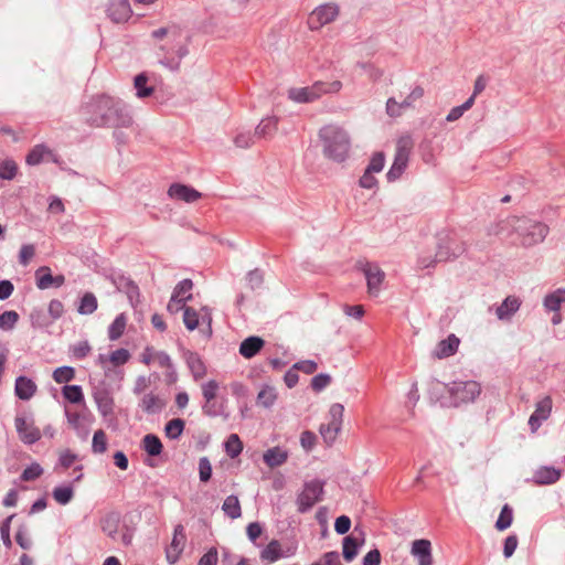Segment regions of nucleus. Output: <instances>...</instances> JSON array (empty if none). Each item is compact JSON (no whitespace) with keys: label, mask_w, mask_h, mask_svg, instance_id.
<instances>
[{"label":"nucleus","mask_w":565,"mask_h":565,"mask_svg":"<svg viewBox=\"0 0 565 565\" xmlns=\"http://www.w3.org/2000/svg\"><path fill=\"white\" fill-rule=\"evenodd\" d=\"M515 232L523 246L530 247L544 241L548 233V227L540 222L531 221L526 217L510 216L500 221L494 228L495 235L509 237Z\"/></svg>","instance_id":"1"},{"label":"nucleus","mask_w":565,"mask_h":565,"mask_svg":"<svg viewBox=\"0 0 565 565\" xmlns=\"http://www.w3.org/2000/svg\"><path fill=\"white\" fill-rule=\"evenodd\" d=\"M93 115L90 121L95 126L128 127L132 118L125 105L110 96H99L90 105Z\"/></svg>","instance_id":"2"},{"label":"nucleus","mask_w":565,"mask_h":565,"mask_svg":"<svg viewBox=\"0 0 565 565\" xmlns=\"http://www.w3.org/2000/svg\"><path fill=\"white\" fill-rule=\"evenodd\" d=\"M323 142V153L338 162H342L350 150V139L347 131L335 125H327L319 131Z\"/></svg>","instance_id":"3"},{"label":"nucleus","mask_w":565,"mask_h":565,"mask_svg":"<svg viewBox=\"0 0 565 565\" xmlns=\"http://www.w3.org/2000/svg\"><path fill=\"white\" fill-rule=\"evenodd\" d=\"M341 81H317L310 86L291 87L287 92L288 98L294 103H313L324 95L338 94L342 89Z\"/></svg>","instance_id":"4"},{"label":"nucleus","mask_w":565,"mask_h":565,"mask_svg":"<svg viewBox=\"0 0 565 565\" xmlns=\"http://www.w3.org/2000/svg\"><path fill=\"white\" fill-rule=\"evenodd\" d=\"M413 148L414 140L411 135L405 134L397 138L394 161L386 174L388 181H395L404 173Z\"/></svg>","instance_id":"5"},{"label":"nucleus","mask_w":565,"mask_h":565,"mask_svg":"<svg viewBox=\"0 0 565 565\" xmlns=\"http://www.w3.org/2000/svg\"><path fill=\"white\" fill-rule=\"evenodd\" d=\"M212 310L203 306L200 310H195L192 307L184 308L183 323L189 331L198 329L203 326L202 332L207 337L212 335Z\"/></svg>","instance_id":"6"},{"label":"nucleus","mask_w":565,"mask_h":565,"mask_svg":"<svg viewBox=\"0 0 565 565\" xmlns=\"http://www.w3.org/2000/svg\"><path fill=\"white\" fill-rule=\"evenodd\" d=\"M454 406L473 402L481 393L480 384L476 381L454 382L448 387Z\"/></svg>","instance_id":"7"},{"label":"nucleus","mask_w":565,"mask_h":565,"mask_svg":"<svg viewBox=\"0 0 565 565\" xmlns=\"http://www.w3.org/2000/svg\"><path fill=\"white\" fill-rule=\"evenodd\" d=\"M344 407L341 404H333L330 407L329 415L330 420L328 424H321L320 435L322 436L327 445H332L337 439V436L341 429L343 419Z\"/></svg>","instance_id":"8"},{"label":"nucleus","mask_w":565,"mask_h":565,"mask_svg":"<svg viewBox=\"0 0 565 565\" xmlns=\"http://www.w3.org/2000/svg\"><path fill=\"white\" fill-rule=\"evenodd\" d=\"M339 15V7L334 3H326L316 8L308 18V26L312 31L320 30L333 22Z\"/></svg>","instance_id":"9"},{"label":"nucleus","mask_w":565,"mask_h":565,"mask_svg":"<svg viewBox=\"0 0 565 565\" xmlns=\"http://www.w3.org/2000/svg\"><path fill=\"white\" fill-rule=\"evenodd\" d=\"M463 253V247L452 239H445L440 243L436 252L434 260L420 259V265L425 268L433 266L435 263L446 262L456 258Z\"/></svg>","instance_id":"10"},{"label":"nucleus","mask_w":565,"mask_h":565,"mask_svg":"<svg viewBox=\"0 0 565 565\" xmlns=\"http://www.w3.org/2000/svg\"><path fill=\"white\" fill-rule=\"evenodd\" d=\"M323 492V483L313 480L308 482L298 497L299 510L305 512L312 508L320 499Z\"/></svg>","instance_id":"11"},{"label":"nucleus","mask_w":565,"mask_h":565,"mask_svg":"<svg viewBox=\"0 0 565 565\" xmlns=\"http://www.w3.org/2000/svg\"><path fill=\"white\" fill-rule=\"evenodd\" d=\"M296 546L282 547L278 540H271L260 552V559L265 563H274L282 557L292 556L296 553Z\"/></svg>","instance_id":"12"},{"label":"nucleus","mask_w":565,"mask_h":565,"mask_svg":"<svg viewBox=\"0 0 565 565\" xmlns=\"http://www.w3.org/2000/svg\"><path fill=\"white\" fill-rule=\"evenodd\" d=\"M362 271L366 278L367 291L371 296H377L380 292V286L384 280V271L376 265L365 263L362 266Z\"/></svg>","instance_id":"13"},{"label":"nucleus","mask_w":565,"mask_h":565,"mask_svg":"<svg viewBox=\"0 0 565 565\" xmlns=\"http://www.w3.org/2000/svg\"><path fill=\"white\" fill-rule=\"evenodd\" d=\"M552 398L550 396H544L541 401H539L535 405L534 413L530 416L529 426L532 433H535L541 424L546 420L552 412Z\"/></svg>","instance_id":"14"},{"label":"nucleus","mask_w":565,"mask_h":565,"mask_svg":"<svg viewBox=\"0 0 565 565\" xmlns=\"http://www.w3.org/2000/svg\"><path fill=\"white\" fill-rule=\"evenodd\" d=\"M186 535L183 525L179 524L174 527V533L170 546L167 548V559L169 563H175L184 550Z\"/></svg>","instance_id":"15"},{"label":"nucleus","mask_w":565,"mask_h":565,"mask_svg":"<svg viewBox=\"0 0 565 565\" xmlns=\"http://www.w3.org/2000/svg\"><path fill=\"white\" fill-rule=\"evenodd\" d=\"M17 431L25 444H34L41 438V431L34 424L24 417H17L14 420Z\"/></svg>","instance_id":"16"},{"label":"nucleus","mask_w":565,"mask_h":565,"mask_svg":"<svg viewBox=\"0 0 565 565\" xmlns=\"http://www.w3.org/2000/svg\"><path fill=\"white\" fill-rule=\"evenodd\" d=\"M171 199L180 200L186 203H193L201 199L202 194L194 188L181 183H173L168 190Z\"/></svg>","instance_id":"17"},{"label":"nucleus","mask_w":565,"mask_h":565,"mask_svg":"<svg viewBox=\"0 0 565 565\" xmlns=\"http://www.w3.org/2000/svg\"><path fill=\"white\" fill-rule=\"evenodd\" d=\"M411 553L418 559V565H433L430 541L425 539L415 540Z\"/></svg>","instance_id":"18"},{"label":"nucleus","mask_w":565,"mask_h":565,"mask_svg":"<svg viewBox=\"0 0 565 565\" xmlns=\"http://www.w3.org/2000/svg\"><path fill=\"white\" fill-rule=\"evenodd\" d=\"M107 12L108 17L116 23L125 22L131 15L128 0H110Z\"/></svg>","instance_id":"19"},{"label":"nucleus","mask_w":565,"mask_h":565,"mask_svg":"<svg viewBox=\"0 0 565 565\" xmlns=\"http://www.w3.org/2000/svg\"><path fill=\"white\" fill-rule=\"evenodd\" d=\"M364 543L363 533H356V529L351 535L343 540V557L347 562H351L358 555V548Z\"/></svg>","instance_id":"20"},{"label":"nucleus","mask_w":565,"mask_h":565,"mask_svg":"<svg viewBox=\"0 0 565 565\" xmlns=\"http://www.w3.org/2000/svg\"><path fill=\"white\" fill-rule=\"evenodd\" d=\"M460 340L455 335L450 334L447 339L441 340L433 352V356L436 359H445L454 355L459 347Z\"/></svg>","instance_id":"21"},{"label":"nucleus","mask_w":565,"mask_h":565,"mask_svg":"<svg viewBox=\"0 0 565 565\" xmlns=\"http://www.w3.org/2000/svg\"><path fill=\"white\" fill-rule=\"evenodd\" d=\"M265 345V341L260 337L252 335L242 341L239 345V354L245 359L254 358Z\"/></svg>","instance_id":"22"},{"label":"nucleus","mask_w":565,"mask_h":565,"mask_svg":"<svg viewBox=\"0 0 565 565\" xmlns=\"http://www.w3.org/2000/svg\"><path fill=\"white\" fill-rule=\"evenodd\" d=\"M521 301L514 296L507 297L503 302L497 308L495 315L499 320L508 321L519 310Z\"/></svg>","instance_id":"23"},{"label":"nucleus","mask_w":565,"mask_h":565,"mask_svg":"<svg viewBox=\"0 0 565 565\" xmlns=\"http://www.w3.org/2000/svg\"><path fill=\"white\" fill-rule=\"evenodd\" d=\"M36 384L26 376H19L15 380V395L23 401L31 399L36 392Z\"/></svg>","instance_id":"24"},{"label":"nucleus","mask_w":565,"mask_h":565,"mask_svg":"<svg viewBox=\"0 0 565 565\" xmlns=\"http://www.w3.org/2000/svg\"><path fill=\"white\" fill-rule=\"evenodd\" d=\"M561 478V471L554 467H540L533 475L536 484L555 483Z\"/></svg>","instance_id":"25"},{"label":"nucleus","mask_w":565,"mask_h":565,"mask_svg":"<svg viewBox=\"0 0 565 565\" xmlns=\"http://www.w3.org/2000/svg\"><path fill=\"white\" fill-rule=\"evenodd\" d=\"M119 524L120 514L117 512H109L100 520L103 532L113 540L117 539Z\"/></svg>","instance_id":"26"},{"label":"nucleus","mask_w":565,"mask_h":565,"mask_svg":"<svg viewBox=\"0 0 565 565\" xmlns=\"http://www.w3.org/2000/svg\"><path fill=\"white\" fill-rule=\"evenodd\" d=\"M140 407L147 414L160 413L164 407V402L153 393L145 394L140 401Z\"/></svg>","instance_id":"27"},{"label":"nucleus","mask_w":565,"mask_h":565,"mask_svg":"<svg viewBox=\"0 0 565 565\" xmlns=\"http://www.w3.org/2000/svg\"><path fill=\"white\" fill-rule=\"evenodd\" d=\"M278 129V119L276 117H267L263 119L255 129L254 136L258 138H270Z\"/></svg>","instance_id":"28"},{"label":"nucleus","mask_w":565,"mask_h":565,"mask_svg":"<svg viewBox=\"0 0 565 565\" xmlns=\"http://www.w3.org/2000/svg\"><path fill=\"white\" fill-rule=\"evenodd\" d=\"M94 399L98 411L103 416H108L114 412V398L107 391H98L94 394Z\"/></svg>","instance_id":"29"},{"label":"nucleus","mask_w":565,"mask_h":565,"mask_svg":"<svg viewBox=\"0 0 565 565\" xmlns=\"http://www.w3.org/2000/svg\"><path fill=\"white\" fill-rule=\"evenodd\" d=\"M264 461L269 468H275L278 466H281L284 462H286L288 458L287 451L282 450L279 447H274L268 449L264 456Z\"/></svg>","instance_id":"30"},{"label":"nucleus","mask_w":565,"mask_h":565,"mask_svg":"<svg viewBox=\"0 0 565 565\" xmlns=\"http://www.w3.org/2000/svg\"><path fill=\"white\" fill-rule=\"evenodd\" d=\"M141 445L142 449L151 457L159 456L163 449L160 438L153 434H147L142 438Z\"/></svg>","instance_id":"31"},{"label":"nucleus","mask_w":565,"mask_h":565,"mask_svg":"<svg viewBox=\"0 0 565 565\" xmlns=\"http://www.w3.org/2000/svg\"><path fill=\"white\" fill-rule=\"evenodd\" d=\"M562 303H565V289H557L544 298V307L550 311L557 312Z\"/></svg>","instance_id":"32"},{"label":"nucleus","mask_w":565,"mask_h":565,"mask_svg":"<svg viewBox=\"0 0 565 565\" xmlns=\"http://www.w3.org/2000/svg\"><path fill=\"white\" fill-rule=\"evenodd\" d=\"M218 383L214 380L209 381L207 383L202 385V394L206 402L203 406V412L207 415H212L213 413L210 411L209 404L216 397L218 391Z\"/></svg>","instance_id":"33"},{"label":"nucleus","mask_w":565,"mask_h":565,"mask_svg":"<svg viewBox=\"0 0 565 565\" xmlns=\"http://www.w3.org/2000/svg\"><path fill=\"white\" fill-rule=\"evenodd\" d=\"M188 365L195 381L205 376L206 367L198 354L191 353L188 356Z\"/></svg>","instance_id":"34"},{"label":"nucleus","mask_w":565,"mask_h":565,"mask_svg":"<svg viewBox=\"0 0 565 565\" xmlns=\"http://www.w3.org/2000/svg\"><path fill=\"white\" fill-rule=\"evenodd\" d=\"M127 326V317L125 313H120L116 317L113 323L108 328V338L111 341L118 340L125 332Z\"/></svg>","instance_id":"35"},{"label":"nucleus","mask_w":565,"mask_h":565,"mask_svg":"<svg viewBox=\"0 0 565 565\" xmlns=\"http://www.w3.org/2000/svg\"><path fill=\"white\" fill-rule=\"evenodd\" d=\"M222 510L231 519H238L242 515L241 503L236 495H228L223 502Z\"/></svg>","instance_id":"36"},{"label":"nucleus","mask_w":565,"mask_h":565,"mask_svg":"<svg viewBox=\"0 0 565 565\" xmlns=\"http://www.w3.org/2000/svg\"><path fill=\"white\" fill-rule=\"evenodd\" d=\"M185 423L181 418H173L169 420L164 426V434L170 439H178L183 430Z\"/></svg>","instance_id":"37"},{"label":"nucleus","mask_w":565,"mask_h":565,"mask_svg":"<svg viewBox=\"0 0 565 565\" xmlns=\"http://www.w3.org/2000/svg\"><path fill=\"white\" fill-rule=\"evenodd\" d=\"M52 152L43 145H36L26 156V163L35 166L42 162L45 157L51 156Z\"/></svg>","instance_id":"38"},{"label":"nucleus","mask_w":565,"mask_h":565,"mask_svg":"<svg viewBox=\"0 0 565 565\" xmlns=\"http://www.w3.org/2000/svg\"><path fill=\"white\" fill-rule=\"evenodd\" d=\"M148 77L146 74H138L134 79V86L136 88V95L138 98H145L153 93V87L147 86Z\"/></svg>","instance_id":"39"},{"label":"nucleus","mask_w":565,"mask_h":565,"mask_svg":"<svg viewBox=\"0 0 565 565\" xmlns=\"http://www.w3.org/2000/svg\"><path fill=\"white\" fill-rule=\"evenodd\" d=\"M277 399L276 390L271 386H265L257 395V404L268 408L274 405Z\"/></svg>","instance_id":"40"},{"label":"nucleus","mask_w":565,"mask_h":565,"mask_svg":"<svg viewBox=\"0 0 565 565\" xmlns=\"http://www.w3.org/2000/svg\"><path fill=\"white\" fill-rule=\"evenodd\" d=\"M513 522V510L509 504H504L501 509L499 518L495 522V529L498 531H504L511 526Z\"/></svg>","instance_id":"41"},{"label":"nucleus","mask_w":565,"mask_h":565,"mask_svg":"<svg viewBox=\"0 0 565 565\" xmlns=\"http://www.w3.org/2000/svg\"><path fill=\"white\" fill-rule=\"evenodd\" d=\"M225 450L231 458H235L242 452L243 444L236 434L230 435L225 443Z\"/></svg>","instance_id":"42"},{"label":"nucleus","mask_w":565,"mask_h":565,"mask_svg":"<svg viewBox=\"0 0 565 565\" xmlns=\"http://www.w3.org/2000/svg\"><path fill=\"white\" fill-rule=\"evenodd\" d=\"M97 309V299L96 297L87 292L81 299V303L78 307V312L82 315H90Z\"/></svg>","instance_id":"43"},{"label":"nucleus","mask_w":565,"mask_h":565,"mask_svg":"<svg viewBox=\"0 0 565 565\" xmlns=\"http://www.w3.org/2000/svg\"><path fill=\"white\" fill-rule=\"evenodd\" d=\"M192 287H193L192 281L190 279H184L175 286L172 295H174V298L179 297V298L188 301L192 298V294H191Z\"/></svg>","instance_id":"44"},{"label":"nucleus","mask_w":565,"mask_h":565,"mask_svg":"<svg viewBox=\"0 0 565 565\" xmlns=\"http://www.w3.org/2000/svg\"><path fill=\"white\" fill-rule=\"evenodd\" d=\"M75 377V370L71 366H61L53 372V380L58 383H68Z\"/></svg>","instance_id":"45"},{"label":"nucleus","mask_w":565,"mask_h":565,"mask_svg":"<svg viewBox=\"0 0 565 565\" xmlns=\"http://www.w3.org/2000/svg\"><path fill=\"white\" fill-rule=\"evenodd\" d=\"M18 320V312L13 310L4 311L3 313L0 315V329L6 331L11 330L14 328Z\"/></svg>","instance_id":"46"},{"label":"nucleus","mask_w":565,"mask_h":565,"mask_svg":"<svg viewBox=\"0 0 565 565\" xmlns=\"http://www.w3.org/2000/svg\"><path fill=\"white\" fill-rule=\"evenodd\" d=\"M36 285L40 289H46L53 285V276L49 267H41L36 271Z\"/></svg>","instance_id":"47"},{"label":"nucleus","mask_w":565,"mask_h":565,"mask_svg":"<svg viewBox=\"0 0 565 565\" xmlns=\"http://www.w3.org/2000/svg\"><path fill=\"white\" fill-rule=\"evenodd\" d=\"M63 395L71 403H81L84 398L82 388L78 385L64 386Z\"/></svg>","instance_id":"48"},{"label":"nucleus","mask_w":565,"mask_h":565,"mask_svg":"<svg viewBox=\"0 0 565 565\" xmlns=\"http://www.w3.org/2000/svg\"><path fill=\"white\" fill-rule=\"evenodd\" d=\"M93 451L97 454H103L107 449V438L104 430L98 429L95 431L93 436Z\"/></svg>","instance_id":"49"},{"label":"nucleus","mask_w":565,"mask_h":565,"mask_svg":"<svg viewBox=\"0 0 565 565\" xmlns=\"http://www.w3.org/2000/svg\"><path fill=\"white\" fill-rule=\"evenodd\" d=\"M473 106V97H469L462 105L454 107L446 117L447 121L459 119L463 113Z\"/></svg>","instance_id":"50"},{"label":"nucleus","mask_w":565,"mask_h":565,"mask_svg":"<svg viewBox=\"0 0 565 565\" xmlns=\"http://www.w3.org/2000/svg\"><path fill=\"white\" fill-rule=\"evenodd\" d=\"M18 171V166L12 160H6L0 164V178L4 180H12Z\"/></svg>","instance_id":"51"},{"label":"nucleus","mask_w":565,"mask_h":565,"mask_svg":"<svg viewBox=\"0 0 565 565\" xmlns=\"http://www.w3.org/2000/svg\"><path fill=\"white\" fill-rule=\"evenodd\" d=\"M53 498L60 504H67L73 498V490L70 487H58L53 491Z\"/></svg>","instance_id":"52"},{"label":"nucleus","mask_w":565,"mask_h":565,"mask_svg":"<svg viewBox=\"0 0 565 565\" xmlns=\"http://www.w3.org/2000/svg\"><path fill=\"white\" fill-rule=\"evenodd\" d=\"M129 359H130V353L126 349H118L109 355V362L114 366L124 365L125 363H127L129 361Z\"/></svg>","instance_id":"53"},{"label":"nucleus","mask_w":565,"mask_h":565,"mask_svg":"<svg viewBox=\"0 0 565 565\" xmlns=\"http://www.w3.org/2000/svg\"><path fill=\"white\" fill-rule=\"evenodd\" d=\"M384 163H385V156L383 152H375L372 158H371V161L366 168V170L371 171V172H381L384 168Z\"/></svg>","instance_id":"54"},{"label":"nucleus","mask_w":565,"mask_h":565,"mask_svg":"<svg viewBox=\"0 0 565 565\" xmlns=\"http://www.w3.org/2000/svg\"><path fill=\"white\" fill-rule=\"evenodd\" d=\"M199 473L202 482H207L212 476V466L206 457H203L199 461Z\"/></svg>","instance_id":"55"},{"label":"nucleus","mask_w":565,"mask_h":565,"mask_svg":"<svg viewBox=\"0 0 565 565\" xmlns=\"http://www.w3.org/2000/svg\"><path fill=\"white\" fill-rule=\"evenodd\" d=\"M43 472L42 467L39 463H32L30 467L25 468L22 472V480L32 481L39 478Z\"/></svg>","instance_id":"56"},{"label":"nucleus","mask_w":565,"mask_h":565,"mask_svg":"<svg viewBox=\"0 0 565 565\" xmlns=\"http://www.w3.org/2000/svg\"><path fill=\"white\" fill-rule=\"evenodd\" d=\"M331 383V377L328 374H318L311 380V387L316 392H320Z\"/></svg>","instance_id":"57"},{"label":"nucleus","mask_w":565,"mask_h":565,"mask_svg":"<svg viewBox=\"0 0 565 565\" xmlns=\"http://www.w3.org/2000/svg\"><path fill=\"white\" fill-rule=\"evenodd\" d=\"M255 137L256 136L252 135L250 132H241L235 137L234 142L237 148L246 149L254 143Z\"/></svg>","instance_id":"58"},{"label":"nucleus","mask_w":565,"mask_h":565,"mask_svg":"<svg viewBox=\"0 0 565 565\" xmlns=\"http://www.w3.org/2000/svg\"><path fill=\"white\" fill-rule=\"evenodd\" d=\"M405 110L403 103L396 102L394 98H388L386 103V113L391 117H399Z\"/></svg>","instance_id":"59"},{"label":"nucleus","mask_w":565,"mask_h":565,"mask_svg":"<svg viewBox=\"0 0 565 565\" xmlns=\"http://www.w3.org/2000/svg\"><path fill=\"white\" fill-rule=\"evenodd\" d=\"M35 254V248L33 245L28 244L23 245L19 253V262L21 265L26 266L30 260L33 258Z\"/></svg>","instance_id":"60"},{"label":"nucleus","mask_w":565,"mask_h":565,"mask_svg":"<svg viewBox=\"0 0 565 565\" xmlns=\"http://www.w3.org/2000/svg\"><path fill=\"white\" fill-rule=\"evenodd\" d=\"M424 96V89L419 86L415 87L408 96L402 102L405 109L414 107V104Z\"/></svg>","instance_id":"61"},{"label":"nucleus","mask_w":565,"mask_h":565,"mask_svg":"<svg viewBox=\"0 0 565 565\" xmlns=\"http://www.w3.org/2000/svg\"><path fill=\"white\" fill-rule=\"evenodd\" d=\"M311 565H342L340 555L337 552L326 553L320 562L312 563Z\"/></svg>","instance_id":"62"},{"label":"nucleus","mask_w":565,"mask_h":565,"mask_svg":"<svg viewBox=\"0 0 565 565\" xmlns=\"http://www.w3.org/2000/svg\"><path fill=\"white\" fill-rule=\"evenodd\" d=\"M351 527V520L347 515H341L335 520L334 530L339 534H345Z\"/></svg>","instance_id":"63"},{"label":"nucleus","mask_w":565,"mask_h":565,"mask_svg":"<svg viewBox=\"0 0 565 565\" xmlns=\"http://www.w3.org/2000/svg\"><path fill=\"white\" fill-rule=\"evenodd\" d=\"M218 559L217 550L211 547L199 561L198 565H216Z\"/></svg>","instance_id":"64"}]
</instances>
